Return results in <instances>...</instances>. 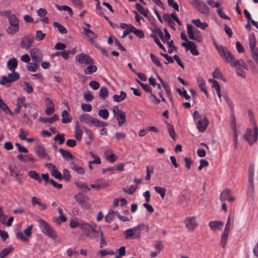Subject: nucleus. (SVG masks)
Returning <instances> with one entry per match:
<instances>
[{
    "label": "nucleus",
    "mask_w": 258,
    "mask_h": 258,
    "mask_svg": "<svg viewBox=\"0 0 258 258\" xmlns=\"http://www.w3.org/2000/svg\"><path fill=\"white\" fill-rule=\"evenodd\" d=\"M244 139L248 142L250 145H252L258 140V129L254 124L253 130L247 128L243 135Z\"/></svg>",
    "instance_id": "1"
},
{
    "label": "nucleus",
    "mask_w": 258,
    "mask_h": 258,
    "mask_svg": "<svg viewBox=\"0 0 258 258\" xmlns=\"http://www.w3.org/2000/svg\"><path fill=\"white\" fill-rule=\"evenodd\" d=\"M37 222L39 224V226L41 229V231L44 234L52 238H56V232L54 231V230L48 223L42 219H39L37 220Z\"/></svg>",
    "instance_id": "2"
},
{
    "label": "nucleus",
    "mask_w": 258,
    "mask_h": 258,
    "mask_svg": "<svg viewBox=\"0 0 258 258\" xmlns=\"http://www.w3.org/2000/svg\"><path fill=\"white\" fill-rule=\"evenodd\" d=\"M227 104L228 105L229 108L231 109V116H230V125L231 128L234 132V143L236 144L237 142L238 135L236 128V118L234 116V105L232 101L227 97Z\"/></svg>",
    "instance_id": "3"
},
{
    "label": "nucleus",
    "mask_w": 258,
    "mask_h": 258,
    "mask_svg": "<svg viewBox=\"0 0 258 258\" xmlns=\"http://www.w3.org/2000/svg\"><path fill=\"white\" fill-rule=\"evenodd\" d=\"M227 62H229L236 70L240 68L245 69H247V65L244 62L243 60L242 59L235 60L233 54L228 51H227Z\"/></svg>",
    "instance_id": "4"
},
{
    "label": "nucleus",
    "mask_w": 258,
    "mask_h": 258,
    "mask_svg": "<svg viewBox=\"0 0 258 258\" xmlns=\"http://www.w3.org/2000/svg\"><path fill=\"white\" fill-rule=\"evenodd\" d=\"M9 22L10 26L7 30L8 34L13 35L19 31V20L15 14L10 16Z\"/></svg>",
    "instance_id": "5"
},
{
    "label": "nucleus",
    "mask_w": 258,
    "mask_h": 258,
    "mask_svg": "<svg viewBox=\"0 0 258 258\" xmlns=\"http://www.w3.org/2000/svg\"><path fill=\"white\" fill-rule=\"evenodd\" d=\"M82 229L85 230L88 237L94 239L100 236V231H97L88 223L82 226Z\"/></svg>",
    "instance_id": "6"
},
{
    "label": "nucleus",
    "mask_w": 258,
    "mask_h": 258,
    "mask_svg": "<svg viewBox=\"0 0 258 258\" xmlns=\"http://www.w3.org/2000/svg\"><path fill=\"white\" fill-rule=\"evenodd\" d=\"M20 78L19 74L15 72H12V73L8 74V77L4 76L2 77V80L0 81V84L5 85L7 83H11L16 81Z\"/></svg>",
    "instance_id": "7"
},
{
    "label": "nucleus",
    "mask_w": 258,
    "mask_h": 258,
    "mask_svg": "<svg viewBox=\"0 0 258 258\" xmlns=\"http://www.w3.org/2000/svg\"><path fill=\"white\" fill-rule=\"evenodd\" d=\"M75 199L81 206L86 209H89L90 206L88 202V198L82 193L79 192L75 195Z\"/></svg>",
    "instance_id": "8"
},
{
    "label": "nucleus",
    "mask_w": 258,
    "mask_h": 258,
    "mask_svg": "<svg viewBox=\"0 0 258 258\" xmlns=\"http://www.w3.org/2000/svg\"><path fill=\"white\" fill-rule=\"evenodd\" d=\"M75 59L80 63L85 64H92L94 63L93 59L88 54L81 53L76 56Z\"/></svg>",
    "instance_id": "9"
},
{
    "label": "nucleus",
    "mask_w": 258,
    "mask_h": 258,
    "mask_svg": "<svg viewBox=\"0 0 258 258\" xmlns=\"http://www.w3.org/2000/svg\"><path fill=\"white\" fill-rule=\"evenodd\" d=\"M31 58L33 62L40 63L43 59V53L41 50L37 48H34L30 51Z\"/></svg>",
    "instance_id": "10"
},
{
    "label": "nucleus",
    "mask_w": 258,
    "mask_h": 258,
    "mask_svg": "<svg viewBox=\"0 0 258 258\" xmlns=\"http://www.w3.org/2000/svg\"><path fill=\"white\" fill-rule=\"evenodd\" d=\"M187 33L190 39L196 40L199 42H202V38L200 34L197 35L194 34V27L190 24H187Z\"/></svg>",
    "instance_id": "11"
},
{
    "label": "nucleus",
    "mask_w": 258,
    "mask_h": 258,
    "mask_svg": "<svg viewBox=\"0 0 258 258\" xmlns=\"http://www.w3.org/2000/svg\"><path fill=\"white\" fill-rule=\"evenodd\" d=\"M132 229L134 234V237H133V238H139L141 236V231L145 230L146 231L148 232L149 231V228L146 225L139 224L137 226L132 228Z\"/></svg>",
    "instance_id": "12"
},
{
    "label": "nucleus",
    "mask_w": 258,
    "mask_h": 258,
    "mask_svg": "<svg viewBox=\"0 0 258 258\" xmlns=\"http://www.w3.org/2000/svg\"><path fill=\"white\" fill-rule=\"evenodd\" d=\"M84 34L87 36L88 40L95 47H97V44L95 39L97 38V35L89 29L83 28Z\"/></svg>",
    "instance_id": "13"
},
{
    "label": "nucleus",
    "mask_w": 258,
    "mask_h": 258,
    "mask_svg": "<svg viewBox=\"0 0 258 258\" xmlns=\"http://www.w3.org/2000/svg\"><path fill=\"white\" fill-rule=\"evenodd\" d=\"M34 39V37L31 35L23 37L21 40V47L24 49H29L31 47Z\"/></svg>",
    "instance_id": "14"
},
{
    "label": "nucleus",
    "mask_w": 258,
    "mask_h": 258,
    "mask_svg": "<svg viewBox=\"0 0 258 258\" xmlns=\"http://www.w3.org/2000/svg\"><path fill=\"white\" fill-rule=\"evenodd\" d=\"M185 226L188 231H192L198 226L195 217L186 218L184 220Z\"/></svg>",
    "instance_id": "15"
},
{
    "label": "nucleus",
    "mask_w": 258,
    "mask_h": 258,
    "mask_svg": "<svg viewBox=\"0 0 258 258\" xmlns=\"http://www.w3.org/2000/svg\"><path fill=\"white\" fill-rule=\"evenodd\" d=\"M35 152L38 154V155L44 159H46L48 160H50L51 159L49 155L47 153L45 148L40 145H37L35 147Z\"/></svg>",
    "instance_id": "16"
},
{
    "label": "nucleus",
    "mask_w": 258,
    "mask_h": 258,
    "mask_svg": "<svg viewBox=\"0 0 258 258\" xmlns=\"http://www.w3.org/2000/svg\"><path fill=\"white\" fill-rule=\"evenodd\" d=\"M198 10L203 14L205 15H209L210 11L208 7L204 3L199 0L196 1Z\"/></svg>",
    "instance_id": "17"
},
{
    "label": "nucleus",
    "mask_w": 258,
    "mask_h": 258,
    "mask_svg": "<svg viewBox=\"0 0 258 258\" xmlns=\"http://www.w3.org/2000/svg\"><path fill=\"white\" fill-rule=\"evenodd\" d=\"M209 121L206 117H204L203 119H199L197 122V128L199 132H204L208 125Z\"/></svg>",
    "instance_id": "18"
},
{
    "label": "nucleus",
    "mask_w": 258,
    "mask_h": 258,
    "mask_svg": "<svg viewBox=\"0 0 258 258\" xmlns=\"http://www.w3.org/2000/svg\"><path fill=\"white\" fill-rule=\"evenodd\" d=\"M224 224V222L215 220L210 221L209 223V226L211 230L215 231L216 230H221Z\"/></svg>",
    "instance_id": "19"
},
{
    "label": "nucleus",
    "mask_w": 258,
    "mask_h": 258,
    "mask_svg": "<svg viewBox=\"0 0 258 258\" xmlns=\"http://www.w3.org/2000/svg\"><path fill=\"white\" fill-rule=\"evenodd\" d=\"M94 117L88 114H83L80 116V120L82 123L92 125Z\"/></svg>",
    "instance_id": "20"
},
{
    "label": "nucleus",
    "mask_w": 258,
    "mask_h": 258,
    "mask_svg": "<svg viewBox=\"0 0 258 258\" xmlns=\"http://www.w3.org/2000/svg\"><path fill=\"white\" fill-rule=\"evenodd\" d=\"M17 158L22 161L27 162H34L36 161V159L34 158L32 155L28 154V155H23L22 154H20L17 155Z\"/></svg>",
    "instance_id": "21"
},
{
    "label": "nucleus",
    "mask_w": 258,
    "mask_h": 258,
    "mask_svg": "<svg viewBox=\"0 0 258 258\" xmlns=\"http://www.w3.org/2000/svg\"><path fill=\"white\" fill-rule=\"evenodd\" d=\"M7 68L12 72L15 71L18 66V60L17 58L13 57L10 59L7 62Z\"/></svg>",
    "instance_id": "22"
},
{
    "label": "nucleus",
    "mask_w": 258,
    "mask_h": 258,
    "mask_svg": "<svg viewBox=\"0 0 258 258\" xmlns=\"http://www.w3.org/2000/svg\"><path fill=\"white\" fill-rule=\"evenodd\" d=\"M118 121V125L121 126L125 122V113L122 111L114 115Z\"/></svg>",
    "instance_id": "23"
},
{
    "label": "nucleus",
    "mask_w": 258,
    "mask_h": 258,
    "mask_svg": "<svg viewBox=\"0 0 258 258\" xmlns=\"http://www.w3.org/2000/svg\"><path fill=\"white\" fill-rule=\"evenodd\" d=\"M59 152L65 160H74L75 159V157L69 151H66L63 149L60 148L59 149Z\"/></svg>",
    "instance_id": "24"
},
{
    "label": "nucleus",
    "mask_w": 258,
    "mask_h": 258,
    "mask_svg": "<svg viewBox=\"0 0 258 258\" xmlns=\"http://www.w3.org/2000/svg\"><path fill=\"white\" fill-rule=\"evenodd\" d=\"M197 80L198 82V85L200 88L201 89V91H203L205 93V94L208 97V94L205 86V81H204L203 78L201 77H198Z\"/></svg>",
    "instance_id": "25"
},
{
    "label": "nucleus",
    "mask_w": 258,
    "mask_h": 258,
    "mask_svg": "<svg viewBox=\"0 0 258 258\" xmlns=\"http://www.w3.org/2000/svg\"><path fill=\"white\" fill-rule=\"evenodd\" d=\"M209 82L212 83V87L216 90L218 97L221 99V94L220 93V86L218 82L212 79H210Z\"/></svg>",
    "instance_id": "26"
},
{
    "label": "nucleus",
    "mask_w": 258,
    "mask_h": 258,
    "mask_svg": "<svg viewBox=\"0 0 258 258\" xmlns=\"http://www.w3.org/2000/svg\"><path fill=\"white\" fill-rule=\"evenodd\" d=\"M61 117L62 118L61 119V122L63 123H69V122H71L72 119V117H71V116L69 114L68 112L66 110H64L62 111Z\"/></svg>",
    "instance_id": "27"
},
{
    "label": "nucleus",
    "mask_w": 258,
    "mask_h": 258,
    "mask_svg": "<svg viewBox=\"0 0 258 258\" xmlns=\"http://www.w3.org/2000/svg\"><path fill=\"white\" fill-rule=\"evenodd\" d=\"M84 224H87V223H84L82 221H79L77 219H76L71 220L70 223V226L72 228H75L78 227L82 229V226Z\"/></svg>",
    "instance_id": "28"
},
{
    "label": "nucleus",
    "mask_w": 258,
    "mask_h": 258,
    "mask_svg": "<svg viewBox=\"0 0 258 258\" xmlns=\"http://www.w3.org/2000/svg\"><path fill=\"white\" fill-rule=\"evenodd\" d=\"M70 166L72 169L75 171L78 174H84L85 173V170L83 167L81 166H78L73 162L70 163Z\"/></svg>",
    "instance_id": "29"
},
{
    "label": "nucleus",
    "mask_w": 258,
    "mask_h": 258,
    "mask_svg": "<svg viewBox=\"0 0 258 258\" xmlns=\"http://www.w3.org/2000/svg\"><path fill=\"white\" fill-rule=\"evenodd\" d=\"M191 23L197 27L203 30L205 29L208 27V24L207 23L202 22L199 19L192 20Z\"/></svg>",
    "instance_id": "30"
},
{
    "label": "nucleus",
    "mask_w": 258,
    "mask_h": 258,
    "mask_svg": "<svg viewBox=\"0 0 258 258\" xmlns=\"http://www.w3.org/2000/svg\"><path fill=\"white\" fill-rule=\"evenodd\" d=\"M126 97V94L125 92L123 91H120V94L117 95L115 94L113 96V100L114 101L116 102H119L125 99V98Z\"/></svg>",
    "instance_id": "31"
},
{
    "label": "nucleus",
    "mask_w": 258,
    "mask_h": 258,
    "mask_svg": "<svg viewBox=\"0 0 258 258\" xmlns=\"http://www.w3.org/2000/svg\"><path fill=\"white\" fill-rule=\"evenodd\" d=\"M248 43L250 50H253V48L256 46V38L254 33H251L248 38Z\"/></svg>",
    "instance_id": "32"
},
{
    "label": "nucleus",
    "mask_w": 258,
    "mask_h": 258,
    "mask_svg": "<svg viewBox=\"0 0 258 258\" xmlns=\"http://www.w3.org/2000/svg\"><path fill=\"white\" fill-rule=\"evenodd\" d=\"M0 108L3 110L7 114H9L11 115H13L12 111L10 109L8 105L3 101L0 98Z\"/></svg>",
    "instance_id": "33"
},
{
    "label": "nucleus",
    "mask_w": 258,
    "mask_h": 258,
    "mask_svg": "<svg viewBox=\"0 0 258 258\" xmlns=\"http://www.w3.org/2000/svg\"><path fill=\"white\" fill-rule=\"evenodd\" d=\"M57 211L59 214V216L58 218H56V220L55 221V222L58 224H60L61 222H64L67 221V218L63 214L62 210L61 208H58L57 209Z\"/></svg>",
    "instance_id": "34"
},
{
    "label": "nucleus",
    "mask_w": 258,
    "mask_h": 258,
    "mask_svg": "<svg viewBox=\"0 0 258 258\" xmlns=\"http://www.w3.org/2000/svg\"><path fill=\"white\" fill-rule=\"evenodd\" d=\"M89 65V66L84 70V73L85 74L90 75L97 71V68L96 66L93 65V64Z\"/></svg>",
    "instance_id": "35"
},
{
    "label": "nucleus",
    "mask_w": 258,
    "mask_h": 258,
    "mask_svg": "<svg viewBox=\"0 0 258 258\" xmlns=\"http://www.w3.org/2000/svg\"><path fill=\"white\" fill-rule=\"evenodd\" d=\"M13 249L14 248L12 246H9V247L4 248L0 252V258H5L13 250Z\"/></svg>",
    "instance_id": "36"
},
{
    "label": "nucleus",
    "mask_w": 258,
    "mask_h": 258,
    "mask_svg": "<svg viewBox=\"0 0 258 258\" xmlns=\"http://www.w3.org/2000/svg\"><path fill=\"white\" fill-rule=\"evenodd\" d=\"M28 175L32 178L38 181L39 182L42 181V179L39 174L35 170H31L28 172Z\"/></svg>",
    "instance_id": "37"
},
{
    "label": "nucleus",
    "mask_w": 258,
    "mask_h": 258,
    "mask_svg": "<svg viewBox=\"0 0 258 258\" xmlns=\"http://www.w3.org/2000/svg\"><path fill=\"white\" fill-rule=\"evenodd\" d=\"M108 95V91L106 87H102L99 91V97L101 99L104 100Z\"/></svg>",
    "instance_id": "38"
},
{
    "label": "nucleus",
    "mask_w": 258,
    "mask_h": 258,
    "mask_svg": "<svg viewBox=\"0 0 258 258\" xmlns=\"http://www.w3.org/2000/svg\"><path fill=\"white\" fill-rule=\"evenodd\" d=\"M166 123L167 125L168 131L169 135L170 136V137L172 138V139L173 140L175 141L176 139V137L175 136L176 134H175L173 126L167 122H166Z\"/></svg>",
    "instance_id": "39"
},
{
    "label": "nucleus",
    "mask_w": 258,
    "mask_h": 258,
    "mask_svg": "<svg viewBox=\"0 0 258 258\" xmlns=\"http://www.w3.org/2000/svg\"><path fill=\"white\" fill-rule=\"evenodd\" d=\"M53 26L55 28H57L58 31L61 34H66L68 31L66 28L57 22H53Z\"/></svg>",
    "instance_id": "40"
},
{
    "label": "nucleus",
    "mask_w": 258,
    "mask_h": 258,
    "mask_svg": "<svg viewBox=\"0 0 258 258\" xmlns=\"http://www.w3.org/2000/svg\"><path fill=\"white\" fill-rule=\"evenodd\" d=\"M39 64V63H36L35 62H33V63L29 62L27 64V69L30 72H35L38 68Z\"/></svg>",
    "instance_id": "41"
},
{
    "label": "nucleus",
    "mask_w": 258,
    "mask_h": 258,
    "mask_svg": "<svg viewBox=\"0 0 258 258\" xmlns=\"http://www.w3.org/2000/svg\"><path fill=\"white\" fill-rule=\"evenodd\" d=\"M136 8L138 11V12L142 14L146 17H148V10H145L143 6H142L139 3H137L136 4Z\"/></svg>",
    "instance_id": "42"
},
{
    "label": "nucleus",
    "mask_w": 258,
    "mask_h": 258,
    "mask_svg": "<svg viewBox=\"0 0 258 258\" xmlns=\"http://www.w3.org/2000/svg\"><path fill=\"white\" fill-rule=\"evenodd\" d=\"M108 124L105 122L99 120L98 119L94 118L92 125H94L96 127H105Z\"/></svg>",
    "instance_id": "43"
},
{
    "label": "nucleus",
    "mask_w": 258,
    "mask_h": 258,
    "mask_svg": "<svg viewBox=\"0 0 258 258\" xmlns=\"http://www.w3.org/2000/svg\"><path fill=\"white\" fill-rule=\"evenodd\" d=\"M212 76L214 78L220 79L225 81V79L222 75V73L219 68H216L212 73Z\"/></svg>",
    "instance_id": "44"
},
{
    "label": "nucleus",
    "mask_w": 258,
    "mask_h": 258,
    "mask_svg": "<svg viewBox=\"0 0 258 258\" xmlns=\"http://www.w3.org/2000/svg\"><path fill=\"white\" fill-rule=\"evenodd\" d=\"M247 192L250 197H253L254 196V185L253 180H248V188Z\"/></svg>",
    "instance_id": "45"
},
{
    "label": "nucleus",
    "mask_w": 258,
    "mask_h": 258,
    "mask_svg": "<svg viewBox=\"0 0 258 258\" xmlns=\"http://www.w3.org/2000/svg\"><path fill=\"white\" fill-rule=\"evenodd\" d=\"M150 37L154 39L155 42L156 44L161 48L166 51V49L164 46L161 44L158 37L157 36L156 34H151L150 35Z\"/></svg>",
    "instance_id": "46"
},
{
    "label": "nucleus",
    "mask_w": 258,
    "mask_h": 258,
    "mask_svg": "<svg viewBox=\"0 0 258 258\" xmlns=\"http://www.w3.org/2000/svg\"><path fill=\"white\" fill-rule=\"evenodd\" d=\"M98 115L104 119H106L109 116V112L106 109H100L98 111Z\"/></svg>",
    "instance_id": "47"
},
{
    "label": "nucleus",
    "mask_w": 258,
    "mask_h": 258,
    "mask_svg": "<svg viewBox=\"0 0 258 258\" xmlns=\"http://www.w3.org/2000/svg\"><path fill=\"white\" fill-rule=\"evenodd\" d=\"M82 131L79 128V125L77 124L75 127V138L76 140L78 141L81 140L82 137Z\"/></svg>",
    "instance_id": "48"
},
{
    "label": "nucleus",
    "mask_w": 258,
    "mask_h": 258,
    "mask_svg": "<svg viewBox=\"0 0 258 258\" xmlns=\"http://www.w3.org/2000/svg\"><path fill=\"white\" fill-rule=\"evenodd\" d=\"M189 44L190 45V52L191 54L195 55H198L199 54V51L197 49L196 45L193 42H189Z\"/></svg>",
    "instance_id": "49"
},
{
    "label": "nucleus",
    "mask_w": 258,
    "mask_h": 258,
    "mask_svg": "<svg viewBox=\"0 0 258 258\" xmlns=\"http://www.w3.org/2000/svg\"><path fill=\"white\" fill-rule=\"evenodd\" d=\"M254 172V165L252 164H250L248 169V180H253Z\"/></svg>",
    "instance_id": "50"
},
{
    "label": "nucleus",
    "mask_w": 258,
    "mask_h": 258,
    "mask_svg": "<svg viewBox=\"0 0 258 258\" xmlns=\"http://www.w3.org/2000/svg\"><path fill=\"white\" fill-rule=\"evenodd\" d=\"M154 189L156 192L160 195L161 197L163 199L165 195L166 189L164 187L155 186Z\"/></svg>",
    "instance_id": "51"
},
{
    "label": "nucleus",
    "mask_w": 258,
    "mask_h": 258,
    "mask_svg": "<svg viewBox=\"0 0 258 258\" xmlns=\"http://www.w3.org/2000/svg\"><path fill=\"white\" fill-rule=\"evenodd\" d=\"M150 57L152 59V61L158 67H159L160 68L162 69L163 66L162 63L160 62V60H159L158 58L156 57L153 53L150 54Z\"/></svg>",
    "instance_id": "52"
},
{
    "label": "nucleus",
    "mask_w": 258,
    "mask_h": 258,
    "mask_svg": "<svg viewBox=\"0 0 258 258\" xmlns=\"http://www.w3.org/2000/svg\"><path fill=\"white\" fill-rule=\"evenodd\" d=\"M154 172V167L153 166H146V179L150 180L151 179V174Z\"/></svg>",
    "instance_id": "53"
},
{
    "label": "nucleus",
    "mask_w": 258,
    "mask_h": 258,
    "mask_svg": "<svg viewBox=\"0 0 258 258\" xmlns=\"http://www.w3.org/2000/svg\"><path fill=\"white\" fill-rule=\"evenodd\" d=\"M216 48L220 53L221 57L224 60H226V53L224 51V48L222 45H216Z\"/></svg>",
    "instance_id": "54"
},
{
    "label": "nucleus",
    "mask_w": 258,
    "mask_h": 258,
    "mask_svg": "<svg viewBox=\"0 0 258 258\" xmlns=\"http://www.w3.org/2000/svg\"><path fill=\"white\" fill-rule=\"evenodd\" d=\"M51 174L56 179L61 180L62 178V176L61 172L56 169V168H54L51 170Z\"/></svg>",
    "instance_id": "55"
},
{
    "label": "nucleus",
    "mask_w": 258,
    "mask_h": 258,
    "mask_svg": "<svg viewBox=\"0 0 258 258\" xmlns=\"http://www.w3.org/2000/svg\"><path fill=\"white\" fill-rule=\"evenodd\" d=\"M126 239L133 238L134 234L132 228L127 229L123 233Z\"/></svg>",
    "instance_id": "56"
},
{
    "label": "nucleus",
    "mask_w": 258,
    "mask_h": 258,
    "mask_svg": "<svg viewBox=\"0 0 258 258\" xmlns=\"http://www.w3.org/2000/svg\"><path fill=\"white\" fill-rule=\"evenodd\" d=\"M64 135L62 134H58L56 135L54 138V140L58 141V144L61 145L64 143L65 139L64 138Z\"/></svg>",
    "instance_id": "57"
},
{
    "label": "nucleus",
    "mask_w": 258,
    "mask_h": 258,
    "mask_svg": "<svg viewBox=\"0 0 258 258\" xmlns=\"http://www.w3.org/2000/svg\"><path fill=\"white\" fill-rule=\"evenodd\" d=\"M177 92L178 93V94L182 97L185 98L186 100H189L190 98V97L189 95H188L186 91L183 89V91H182L180 89L177 88L176 89Z\"/></svg>",
    "instance_id": "58"
},
{
    "label": "nucleus",
    "mask_w": 258,
    "mask_h": 258,
    "mask_svg": "<svg viewBox=\"0 0 258 258\" xmlns=\"http://www.w3.org/2000/svg\"><path fill=\"white\" fill-rule=\"evenodd\" d=\"M62 173V178L67 181H69L71 179V175H70L69 170L67 169H64L63 170Z\"/></svg>",
    "instance_id": "59"
},
{
    "label": "nucleus",
    "mask_w": 258,
    "mask_h": 258,
    "mask_svg": "<svg viewBox=\"0 0 258 258\" xmlns=\"http://www.w3.org/2000/svg\"><path fill=\"white\" fill-rule=\"evenodd\" d=\"M250 51L252 58L258 64V47H254L253 50H250Z\"/></svg>",
    "instance_id": "60"
},
{
    "label": "nucleus",
    "mask_w": 258,
    "mask_h": 258,
    "mask_svg": "<svg viewBox=\"0 0 258 258\" xmlns=\"http://www.w3.org/2000/svg\"><path fill=\"white\" fill-rule=\"evenodd\" d=\"M45 35V34L43 33L42 31L38 30L35 34V39L38 41L42 40L44 38Z\"/></svg>",
    "instance_id": "61"
},
{
    "label": "nucleus",
    "mask_w": 258,
    "mask_h": 258,
    "mask_svg": "<svg viewBox=\"0 0 258 258\" xmlns=\"http://www.w3.org/2000/svg\"><path fill=\"white\" fill-rule=\"evenodd\" d=\"M84 98L86 101H91L93 98L94 96L90 91H87L84 94Z\"/></svg>",
    "instance_id": "62"
},
{
    "label": "nucleus",
    "mask_w": 258,
    "mask_h": 258,
    "mask_svg": "<svg viewBox=\"0 0 258 258\" xmlns=\"http://www.w3.org/2000/svg\"><path fill=\"white\" fill-rule=\"evenodd\" d=\"M137 82H138L139 85L142 87V88L144 89L145 91H146V92H149L151 94L152 93V90L148 84H144L138 80H137Z\"/></svg>",
    "instance_id": "63"
},
{
    "label": "nucleus",
    "mask_w": 258,
    "mask_h": 258,
    "mask_svg": "<svg viewBox=\"0 0 258 258\" xmlns=\"http://www.w3.org/2000/svg\"><path fill=\"white\" fill-rule=\"evenodd\" d=\"M89 86L90 87L94 90H97L99 88L100 84L95 81H91L89 83Z\"/></svg>",
    "instance_id": "64"
}]
</instances>
